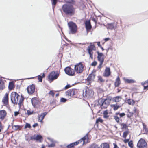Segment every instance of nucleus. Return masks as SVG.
<instances>
[{"label":"nucleus","instance_id":"13d9d810","mask_svg":"<svg viewBox=\"0 0 148 148\" xmlns=\"http://www.w3.org/2000/svg\"><path fill=\"white\" fill-rule=\"evenodd\" d=\"M49 94L51 95L53 97H54L55 95L54 93L52 90H50L49 93Z\"/></svg>","mask_w":148,"mask_h":148},{"label":"nucleus","instance_id":"6ab92c4d","mask_svg":"<svg viewBox=\"0 0 148 148\" xmlns=\"http://www.w3.org/2000/svg\"><path fill=\"white\" fill-rule=\"evenodd\" d=\"M125 101L130 105H134L135 103V102L134 100H132L130 99H127V98H126Z\"/></svg>","mask_w":148,"mask_h":148},{"label":"nucleus","instance_id":"9b49d317","mask_svg":"<svg viewBox=\"0 0 148 148\" xmlns=\"http://www.w3.org/2000/svg\"><path fill=\"white\" fill-rule=\"evenodd\" d=\"M93 95V92L92 90H86L85 92H83V95L84 97L87 96H92Z\"/></svg>","mask_w":148,"mask_h":148},{"label":"nucleus","instance_id":"774afa93","mask_svg":"<svg viewBox=\"0 0 148 148\" xmlns=\"http://www.w3.org/2000/svg\"><path fill=\"white\" fill-rule=\"evenodd\" d=\"M129 139H125L124 140V142L125 143H126L129 142Z\"/></svg>","mask_w":148,"mask_h":148},{"label":"nucleus","instance_id":"c85d7f7f","mask_svg":"<svg viewBox=\"0 0 148 148\" xmlns=\"http://www.w3.org/2000/svg\"><path fill=\"white\" fill-rule=\"evenodd\" d=\"M120 124L121 125V126H123L121 128V129H125L126 130H129L128 129V126L126 124L122 123H120Z\"/></svg>","mask_w":148,"mask_h":148},{"label":"nucleus","instance_id":"e433bc0d","mask_svg":"<svg viewBox=\"0 0 148 148\" xmlns=\"http://www.w3.org/2000/svg\"><path fill=\"white\" fill-rule=\"evenodd\" d=\"M47 114V112H46L42 113L40 115V116H41V117L42 116V118L40 121H42V120L43 119L45 116Z\"/></svg>","mask_w":148,"mask_h":148},{"label":"nucleus","instance_id":"8fccbe9b","mask_svg":"<svg viewBox=\"0 0 148 148\" xmlns=\"http://www.w3.org/2000/svg\"><path fill=\"white\" fill-rule=\"evenodd\" d=\"M34 112L33 111H31L30 110H28L27 111V114L28 115H31L34 113Z\"/></svg>","mask_w":148,"mask_h":148},{"label":"nucleus","instance_id":"e2e57ef3","mask_svg":"<svg viewBox=\"0 0 148 148\" xmlns=\"http://www.w3.org/2000/svg\"><path fill=\"white\" fill-rule=\"evenodd\" d=\"M125 114L124 113H120L119 116L120 117H122L125 116Z\"/></svg>","mask_w":148,"mask_h":148},{"label":"nucleus","instance_id":"a18cd8bd","mask_svg":"<svg viewBox=\"0 0 148 148\" xmlns=\"http://www.w3.org/2000/svg\"><path fill=\"white\" fill-rule=\"evenodd\" d=\"M98 80L101 82H104L105 81V80L103 79L102 77L101 76H98Z\"/></svg>","mask_w":148,"mask_h":148},{"label":"nucleus","instance_id":"f8f14e48","mask_svg":"<svg viewBox=\"0 0 148 148\" xmlns=\"http://www.w3.org/2000/svg\"><path fill=\"white\" fill-rule=\"evenodd\" d=\"M111 72L110 70V68L107 67L104 72L103 74V76L104 77H108L111 75Z\"/></svg>","mask_w":148,"mask_h":148},{"label":"nucleus","instance_id":"c9c22d12","mask_svg":"<svg viewBox=\"0 0 148 148\" xmlns=\"http://www.w3.org/2000/svg\"><path fill=\"white\" fill-rule=\"evenodd\" d=\"M103 120L100 117H99L97 119L96 121V124H98L99 122L102 123L103 122Z\"/></svg>","mask_w":148,"mask_h":148},{"label":"nucleus","instance_id":"aec40b11","mask_svg":"<svg viewBox=\"0 0 148 148\" xmlns=\"http://www.w3.org/2000/svg\"><path fill=\"white\" fill-rule=\"evenodd\" d=\"M109 144L106 143L101 144L99 147V148H109Z\"/></svg>","mask_w":148,"mask_h":148},{"label":"nucleus","instance_id":"58836bf2","mask_svg":"<svg viewBox=\"0 0 148 148\" xmlns=\"http://www.w3.org/2000/svg\"><path fill=\"white\" fill-rule=\"evenodd\" d=\"M120 98V97L119 96H117L113 98V100L115 102H118L120 101L119 100Z\"/></svg>","mask_w":148,"mask_h":148},{"label":"nucleus","instance_id":"4d7b16f0","mask_svg":"<svg viewBox=\"0 0 148 148\" xmlns=\"http://www.w3.org/2000/svg\"><path fill=\"white\" fill-rule=\"evenodd\" d=\"M48 139L52 143H56V141L54 140L53 139L50 138H48Z\"/></svg>","mask_w":148,"mask_h":148},{"label":"nucleus","instance_id":"ea45409f","mask_svg":"<svg viewBox=\"0 0 148 148\" xmlns=\"http://www.w3.org/2000/svg\"><path fill=\"white\" fill-rule=\"evenodd\" d=\"M71 97L73 96L74 95H76L75 93V89H71Z\"/></svg>","mask_w":148,"mask_h":148},{"label":"nucleus","instance_id":"a878e982","mask_svg":"<svg viewBox=\"0 0 148 148\" xmlns=\"http://www.w3.org/2000/svg\"><path fill=\"white\" fill-rule=\"evenodd\" d=\"M51 1L52 3V8L53 10H54L56 4L59 0H51Z\"/></svg>","mask_w":148,"mask_h":148},{"label":"nucleus","instance_id":"09e8293b","mask_svg":"<svg viewBox=\"0 0 148 148\" xmlns=\"http://www.w3.org/2000/svg\"><path fill=\"white\" fill-rule=\"evenodd\" d=\"M67 99L64 98L62 97L60 100V102H61L64 103L66 101Z\"/></svg>","mask_w":148,"mask_h":148},{"label":"nucleus","instance_id":"79ce46f5","mask_svg":"<svg viewBox=\"0 0 148 148\" xmlns=\"http://www.w3.org/2000/svg\"><path fill=\"white\" fill-rule=\"evenodd\" d=\"M31 127V126L30 124L28 123H26L24 127V129H26L27 128H30Z\"/></svg>","mask_w":148,"mask_h":148},{"label":"nucleus","instance_id":"f257e3e1","mask_svg":"<svg viewBox=\"0 0 148 148\" xmlns=\"http://www.w3.org/2000/svg\"><path fill=\"white\" fill-rule=\"evenodd\" d=\"M62 10L65 15L71 16L75 13V9L73 5L65 4L62 7Z\"/></svg>","mask_w":148,"mask_h":148},{"label":"nucleus","instance_id":"37998d69","mask_svg":"<svg viewBox=\"0 0 148 148\" xmlns=\"http://www.w3.org/2000/svg\"><path fill=\"white\" fill-rule=\"evenodd\" d=\"M20 127L21 126L19 125H14L12 126V128L14 130H18Z\"/></svg>","mask_w":148,"mask_h":148},{"label":"nucleus","instance_id":"473e14b6","mask_svg":"<svg viewBox=\"0 0 148 148\" xmlns=\"http://www.w3.org/2000/svg\"><path fill=\"white\" fill-rule=\"evenodd\" d=\"M82 138V140H83V143L86 140L88 141V133H87Z\"/></svg>","mask_w":148,"mask_h":148},{"label":"nucleus","instance_id":"0eeeda50","mask_svg":"<svg viewBox=\"0 0 148 148\" xmlns=\"http://www.w3.org/2000/svg\"><path fill=\"white\" fill-rule=\"evenodd\" d=\"M147 143L143 138L140 139L138 142L137 146L138 148H147Z\"/></svg>","mask_w":148,"mask_h":148},{"label":"nucleus","instance_id":"338daca9","mask_svg":"<svg viewBox=\"0 0 148 148\" xmlns=\"http://www.w3.org/2000/svg\"><path fill=\"white\" fill-rule=\"evenodd\" d=\"M86 82L87 83V84L89 85L90 84L91 81H88V80L86 79Z\"/></svg>","mask_w":148,"mask_h":148},{"label":"nucleus","instance_id":"de8ad7c7","mask_svg":"<svg viewBox=\"0 0 148 148\" xmlns=\"http://www.w3.org/2000/svg\"><path fill=\"white\" fill-rule=\"evenodd\" d=\"M74 146H75L74 145V143H73L68 145L66 147L67 148H72Z\"/></svg>","mask_w":148,"mask_h":148},{"label":"nucleus","instance_id":"0e129e2a","mask_svg":"<svg viewBox=\"0 0 148 148\" xmlns=\"http://www.w3.org/2000/svg\"><path fill=\"white\" fill-rule=\"evenodd\" d=\"M90 19H91V20L93 21L96 24L97 23V21L95 18H94V17H92V18H91Z\"/></svg>","mask_w":148,"mask_h":148},{"label":"nucleus","instance_id":"5fc2aeb1","mask_svg":"<svg viewBox=\"0 0 148 148\" xmlns=\"http://www.w3.org/2000/svg\"><path fill=\"white\" fill-rule=\"evenodd\" d=\"M97 61H95L91 63V65L92 66H95L97 65Z\"/></svg>","mask_w":148,"mask_h":148},{"label":"nucleus","instance_id":"6e6d98bb","mask_svg":"<svg viewBox=\"0 0 148 148\" xmlns=\"http://www.w3.org/2000/svg\"><path fill=\"white\" fill-rule=\"evenodd\" d=\"M106 99L107 101L110 103V101L112 99V98L111 97H107L106 99Z\"/></svg>","mask_w":148,"mask_h":148},{"label":"nucleus","instance_id":"bf43d9fd","mask_svg":"<svg viewBox=\"0 0 148 148\" xmlns=\"http://www.w3.org/2000/svg\"><path fill=\"white\" fill-rule=\"evenodd\" d=\"M89 54L90 55V57L92 59L93 58V53H91L89 51V52H88Z\"/></svg>","mask_w":148,"mask_h":148},{"label":"nucleus","instance_id":"603ef678","mask_svg":"<svg viewBox=\"0 0 148 148\" xmlns=\"http://www.w3.org/2000/svg\"><path fill=\"white\" fill-rule=\"evenodd\" d=\"M114 119H115L116 121L118 123H119V117L116 116H114Z\"/></svg>","mask_w":148,"mask_h":148},{"label":"nucleus","instance_id":"6e6552de","mask_svg":"<svg viewBox=\"0 0 148 148\" xmlns=\"http://www.w3.org/2000/svg\"><path fill=\"white\" fill-rule=\"evenodd\" d=\"M64 70L65 73L69 76H74L75 75L74 70L70 67L67 66L66 67Z\"/></svg>","mask_w":148,"mask_h":148},{"label":"nucleus","instance_id":"20e7f679","mask_svg":"<svg viewBox=\"0 0 148 148\" xmlns=\"http://www.w3.org/2000/svg\"><path fill=\"white\" fill-rule=\"evenodd\" d=\"M16 103H15V104H18L19 107H20L23 104V101L24 99V96L21 94L20 97L19 94L16 92Z\"/></svg>","mask_w":148,"mask_h":148},{"label":"nucleus","instance_id":"423d86ee","mask_svg":"<svg viewBox=\"0 0 148 148\" xmlns=\"http://www.w3.org/2000/svg\"><path fill=\"white\" fill-rule=\"evenodd\" d=\"M74 69L77 73H82L84 70V66L81 62L75 65Z\"/></svg>","mask_w":148,"mask_h":148},{"label":"nucleus","instance_id":"864d4df0","mask_svg":"<svg viewBox=\"0 0 148 148\" xmlns=\"http://www.w3.org/2000/svg\"><path fill=\"white\" fill-rule=\"evenodd\" d=\"M55 144L54 143H52L50 144H48V147L49 148L53 147L55 146Z\"/></svg>","mask_w":148,"mask_h":148},{"label":"nucleus","instance_id":"5701e85b","mask_svg":"<svg viewBox=\"0 0 148 148\" xmlns=\"http://www.w3.org/2000/svg\"><path fill=\"white\" fill-rule=\"evenodd\" d=\"M35 139L36 141L41 142L43 138L40 135H37L36 137H35Z\"/></svg>","mask_w":148,"mask_h":148},{"label":"nucleus","instance_id":"cd10ccee","mask_svg":"<svg viewBox=\"0 0 148 148\" xmlns=\"http://www.w3.org/2000/svg\"><path fill=\"white\" fill-rule=\"evenodd\" d=\"M107 27L108 29L111 30L113 29L114 28V24L112 23L108 24Z\"/></svg>","mask_w":148,"mask_h":148},{"label":"nucleus","instance_id":"1a4fd4ad","mask_svg":"<svg viewBox=\"0 0 148 148\" xmlns=\"http://www.w3.org/2000/svg\"><path fill=\"white\" fill-rule=\"evenodd\" d=\"M35 87L34 84H32L29 86H28L27 88L28 93L29 94H32L35 91Z\"/></svg>","mask_w":148,"mask_h":148},{"label":"nucleus","instance_id":"2f4dec72","mask_svg":"<svg viewBox=\"0 0 148 148\" xmlns=\"http://www.w3.org/2000/svg\"><path fill=\"white\" fill-rule=\"evenodd\" d=\"M45 76V74L44 73H43L42 76L39 75L38 76V79L39 82H42V78H44Z\"/></svg>","mask_w":148,"mask_h":148},{"label":"nucleus","instance_id":"f3484780","mask_svg":"<svg viewBox=\"0 0 148 148\" xmlns=\"http://www.w3.org/2000/svg\"><path fill=\"white\" fill-rule=\"evenodd\" d=\"M110 106L113 108L114 110L116 111L121 107V106L120 105H118L117 103H116L115 104H111Z\"/></svg>","mask_w":148,"mask_h":148},{"label":"nucleus","instance_id":"680f3d73","mask_svg":"<svg viewBox=\"0 0 148 148\" xmlns=\"http://www.w3.org/2000/svg\"><path fill=\"white\" fill-rule=\"evenodd\" d=\"M71 86L70 84H67L64 87V89H67L71 87Z\"/></svg>","mask_w":148,"mask_h":148},{"label":"nucleus","instance_id":"ddd939ff","mask_svg":"<svg viewBox=\"0 0 148 148\" xmlns=\"http://www.w3.org/2000/svg\"><path fill=\"white\" fill-rule=\"evenodd\" d=\"M7 115V112L4 110H0V120L2 121L5 117Z\"/></svg>","mask_w":148,"mask_h":148},{"label":"nucleus","instance_id":"72a5a7b5","mask_svg":"<svg viewBox=\"0 0 148 148\" xmlns=\"http://www.w3.org/2000/svg\"><path fill=\"white\" fill-rule=\"evenodd\" d=\"M89 148H99V147L97 144L95 143H93L90 145Z\"/></svg>","mask_w":148,"mask_h":148},{"label":"nucleus","instance_id":"49530a36","mask_svg":"<svg viewBox=\"0 0 148 148\" xmlns=\"http://www.w3.org/2000/svg\"><path fill=\"white\" fill-rule=\"evenodd\" d=\"M143 129L145 130L146 132H148V130L147 128L146 127V125L144 123H143Z\"/></svg>","mask_w":148,"mask_h":148},{"label":"nucleus","instance_id":"2eb2a0df","mask_svg":"<svg viewBox=\"0 0 148 148\" xmlns=\"http://www.w3.org/2000/svg\"><path fill=\"white\" fill-rule=\"evenodd\" d=\"M4 105H7L8 103V94L6 93L3 97L2 101Z\"/></svg>","mask_w":148,"mask_h":148},{"label":"nucleus","instance_id":"412c9836","mask_svg":"<svg viewBox=\"0 0 148 148\" xmlns=\"http://www.w3.org/2000/svg\"><path fill=\"white\" fill-rule=\"evenodd\" d=\"M98 56H97V59L98 61H101L102 60V58L101 57L103 56V54L102 53H99L98 51H97V52Z\"/></svg>","mask_w":148,"mask_h":148},{"label":"nucleus","instance_id":"7c9ffc66","mask_svg":"<svg viewBox=\"0 0 148 148\" xmlns=\"http://www.w3.org/2000/svg\"><path fill=\"white\" fill-rule=\"evenodd\" d=\"M129 131L128 130H126L124 132L123 134V137L124 138H125L129 134Z\"/></svg>","mask_w":148,"mask_h":148},{"label":"nucleus","instance_id":"4468645a","mask_svg":"<svg viewBox=\"0 0 148 148\" xmlns=\"http://www.w3.org/2000/svg\"><path fill=\"white\" fill-rule=\"evenodd\" d=\"M16 92H12L11 94V100L12 103L15 104L16 103Z\"/></svg>","mask_w":148,"mask_h":148},{"label":"nucleus","instance_id":"a19ab883","mask_svg":"<svg viewBox=\"0 0 148 148\" xmlns=\"http://www.w3.org/2000/svg\"><path fill=\"white\" fill-rule=\"evenodd\" d=\"M71 89H70L68 90L65 92V94L66 96H70L71 97Z\"/></svg>","mask_w":148,"mask_h":148},{"label":"nucleus","instance_id":"c756f323","mask_svg":"<svg viewBox=\"0 0 148 148\" xmlns=\"http://www.w3.org/2000/svg\"><path fill=\"white\" fill-rule=\"evenodd\" d=\"M5 87L4 84L2 79H0V89L3 90Z\"/></svg>","mask_w":148,"mask_h":148},{"label":"nucleus","instance_id":"a211bd4d","mask_svg":"<svg viewBox=\"0 0 148 148\" xmlns=\"http://www.w3.org/2000/svg\"><path fill=\"white\" fill-rule=\"evenodd\" d=\"M95 46L94 45L90 44L89 46L87 48V50L88 52H89V51L91 53H93L92 51L94 49Z\"/></svg>","mask_w":148,"mask_h":148},{"label":"nucleus","instance_id":"39448f33","mask_svg":"<svg viewBox=\"0 0 148 148\" xmlns=\"http://www.w3.org/2000/svg\"><path fill=\"white\" fill-rule=\"evenodd\" d=\"M110 103L104 99H101L100 102H98V106L99 105L102 109L106 108Z\"/></svg>","mask_w":148,"mask_h":148},{"label":"nucleus","instance_id":"393cba45","mask_svg":"<svg viewBox=\"0 0 148 148\" xmlns=\"http://www.w3.org/2000/svg\"><path fill=\"white\" fill-rule=\"evenodd\" d=\"M120 84V81L119 77H118L114 83L115 87H118Z\"/></svg>","mask_w":148,"mask_h":148},{"label":"nucleus","instance_id":"bb28decb","mask_svg":"<svg viewBox=\"0 0 148 148\" xmlns=\"http://www.w3.org/2000/svg\"><path fill=\"white\" fill-rule=\"evenodd\" d=\"M14 83L13 82H10L8 85V88L10 90L13 89L14 88Z\"/></svg>","mask_w":148,"mask_h":148},{"label":"nucleus","instance_id":"c03bdc74","mask_svg":"<svg viewBox=\"0 0 148 148\" xmlns=\"http://www.w3.org/2000/svg\"><path fill=\"white\" fill-rule=\"evenodd\" d=\"M128 145L130 147L132 148L133 147V141L132 140H131L130 142H129Z\"/></svg>","mask_w":148,"mask_h":148},{"label":"nucleus","instance_id":"f704fd0d","mask_svg":"<svg viewBox=\"0 0 148 148\" xmlns=\"http://www.w3.org/2000/svg\"><path fill=\"white\" fill-rule=\"evenodd\" d=\"M103 117L104 118H107L109 117L108 115V112L107 110H106L104 111L103 112Z\"/></svg>","mask_w":148,"mask_h":148},{"label":"nucleus","instance_id":"f03ea898","mask_svg":"<svg viewBox=\"0 0 148 148\" xmlns=\"http://www.w3.org/2000/svg\"><path fill=\"white\" fill-rule=\"evenodd\" d=\"M68 25L70 29L69 32V34H74L76 32L77 30V26L74 22H70L68 23Z\"/></svg>","mask_w":148,"mask_h":148},{"label":"nucleus","instance_id":"69168bd1","mask_svg":"<svg viewBox=\"0 0 148 148\" xmlns=\"http://www.w3.org/2000/svg\"><path fill=\"white\" fill-rule=\"evenodd\" d=\"M19 114V111H16L14 112V115L15 116H17Z\"/></svg>","mask_w":148,"mask_h":148},{"label":"nucleus","instance_id":"b1692460","mask_svg":"<svg viewBox=\"0 0 148 148\" xmlns=\"http://www.w3.org/2000/svg\"><path fill=\"white\" fill-rule=\"evenodd\" d=\"M31 103L34 107H35L37 103V100L36 98H33L31 100Z\"/></svg>","mask_w":148,"mask_h":148},{"label":"nucleus","instance_id":"052dcab7","mask_svg":"<svg viewBox=\"0 0 148 148\" xmlns=\"http://www.w3.org/2000/svg\"><path fill=\"white\" fill-rule=\"evenodd\" d=\"M75 2L73 0H68L67 2L69 3H73Z\"/></svg>","mask_w":148,"mask_h":148},{"label":"nucleus","instance_id":"dca6fc26","mask_svg":"<svg viewBox=\"0 0 148 148\" xmlns=\"http://www.w3.org/2000/svg\"><path fill=\"white\" fill-rule=\"evenodd\" d=\"M95 76L96 75L95 74L92 73L89 75L88 76L86 79V80H88V81H91V82L93 81Z\"/></svg>","mask_w":148,"mask_h":148},{"label":"nucleus","instance_id":"3c124183","mask_svg":"<svg viewBox=\"0 0 148 148\" xmlns=\"http://www.w3.org/2000/svg\"><path fill=\"white\" fill-rule=\"evenodd\" d=\"M56 100L55 99H53L51 100V101L50 103L51 104H53L54 105V104H55L56 103Z\"/></svg>","mask_w":148,"mask_h":148},{"label":"nucleus","instance_id":"4be33fe9","mask_svg":"<svg viewBox=\"0 0 148 148\" xmlns=\"http://www.w3.org/2000/svg\"><path fill=\"white\" fill-rule=\"evenodd\" d=\"M123 80L125 83H127L129 84L133 83L135 82V81L132 79H128L125 78H123Z\"/></svg>","mask_w":148,"mask_h":148},{"label":"nucleus","instance_id":"7ed1b4c3","mask_svg":"<svg viewBox=\"0 0 148 148\" xmlns=\"http://www.w3.org/2000/svg\"><path fill=\"white\" fill-rule=\"evenodd\" d=\"M59 75V73L58 71H53L48 75V79L51 81L57 79Z\"/></svg>","mask_w":148,"mask_h":148},{"label":"nucleus","instance_id":"9d476101","mask_svg":"<svg viewBox=\"0 0 148 148\" xmlns=\"http://www.w3.org/2000/svg\"><path fill=\"white\" fill-rule=\"evenodd\" d=\"M85 28L86 29L87 32L88 33L89 31L91 30L92 27L91 24L90 20H89L86 21L85 22Z\"/></svg>","mask_w":148,"mask_h":148},{"label":"nucleus","instance_id":"4c0bfd02","mask_svg":"<svg viewBox=\"0 0 148 148\" xmlns=\"http://www.w3.org/2000/svg\"><path fill=\"white\" fill-rule=\"evenodd\" d=\"M104 58H102V60L101 61H99L100 62L99 65L98 66L97 68L99 69H101V66L103 63V62H104Z\"/></svg>","mask_w":148,"mask_h":148}]
</instances>
